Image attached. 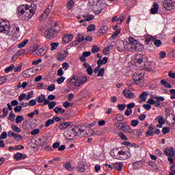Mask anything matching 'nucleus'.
Instances as JSON below:
<instances>
[{
    "label": "nucleus",
    "mask_w": 175,
    "mask_h": 175,
    "mask_svg": "<svg viewBox=\"0 0 175 175\" xmlns=\"http://www.w3.org/2000/svg\"><path fill=\"white\" fill-rule=\"evenodd\" d=\"M0 32L2 33H7L13 36L16 39L20 38V27H14L12 28L10 27V23L5 21H0Z\"/></svg>",
    "instance_id": "1"
},
{
    "label": "nucleus",
    "mask_w": 175,
    "mask_h": 175,
    "mask_svg": "<svg viewBox=\"0 0 175 175\" xmlns=\"http://www.w3.org/2000/svg\"><path fill=\"white\" fill-rule=\"evenodd\" d=\"M33 8H31L29 10V5H21L17 8L18 14L21 16V14H24L25 13L26 20H31L32 16L36 13V5L35 4L33 5Z\"/></svg>",
    "instance_id": "2"
},
{
    "label": "nucleus",
    "mask_w": 175,
    "mask_h": 175,
    "mask_svg": "<svg viewBox=\"0 0 175 175\" xmlns=\"http://www.w3.org/2000/svg\"><path fill=\"white\" fill-rule=\"evenodd\" d=\"M61 27L58 26L56 21H53L51 23V27H48L45 31V35L48 39H54L59 32Z\"/></svg>",
    "instance_id": "3"
},
{
    "label": "nucleus",
    "mask_w": 175,
    "mask_h": 175,
    "mask_svg": "<svg viewBox=\"0 0 175 175\" xmlns=\"http://www.w3.org/2000/svg\"><path fill=\"white\" fill-rule=\"evenodd\" d=\"M74 132L75 136H79V137H90L92 135V130H89L88 131H84V129L81 126H76L72 129Z\"/></svg>",
    "instance_id": "4"
},
{
    "label": "nucleus",
    "mask_w": 175,
    "mask_h": 175,
    "mask_svg": "<svg viewBox=\"0 0 175 175\" xmlns=\"http://www.w3.org/2000/svg\"><path fill=\"white\" fill-rule=\"evenodd\" d=\"M133 79L137 85H143L144 83V79L142 73H135L133 76Z\"/></svg>",
    "instance_id": "5"
},
{
    "label": "nucleus",
    "mask_w": 175,
    "mask_h": 175,
    "mask_svg": "<svg viewBox=\"0 0 175 175\" xmlns=\"http://www.w3.org/2000/svg\"><path fill=\"white\" fill-rule=\"evenodd\" d=\"M144 56L143 55H140L139 56H137L135 57V62L136 64H138V65H144L146 70H148V72H151L152 70V68L151 67H147L146 66V62H144Z\"/></svg>",
    "instance_id": "6"
},
{
    "label": "nucleus",
    "mask_w": 175,
    "mask_h": 175,
    "mask_svg": "<svg viewBox=\"0 0 175 175\" xmlns=\"http://www.w3.org/2000/svg\"><path fill=\"white\" fill-rule=\"evenodd\" d=\"M163 6L166 10H173L175 9V0H167L163 3Z\"/></svg>",
    "instance_id": "7"
},
{
    "label": "nucleus",
    "mask_w": 175,
    "mask_h": 175,
    "mask_svg": "<svg viewBox=\"0 0 175 175\" xmlns=\"http://www.w3.org/2000/svg\"><path fill=\"white\" fill-rule=\"evenodd\" d=\"M36 100L38 102V103H43L44 102V106H47V103H49V100L46 98V95L44 94H41L36 97Z\"/></svg>",
    "instance_id": "8"
},
{
    "label": "nucleus",
    "mask_w": 175,
    "mask_h": 175,
    "mask_svg": "<svg viewBox=\"0 0 175 175\" xmlns=\"http://www.w3.org/2000/svg\"><path fill=\"white\" fill-rule=\"evenodd\" d=\"M69 54V51H68V49H66L64 51H62L59 53L57 59L58 61H64L66 57H68Z\"/></svg>",
    "instance_id": "9"
},
{
    "label": "nucleus",
    "mask_w": 175,
    "mask_h": 175,
    "mask_svg": "<svg viewBox=\"0 0 175 175\" xmlns=\"http://www.w3.org/2000/svg\"><path fill=\"white\" fill-rule=\"evenodd\" d=\"M77 170L81 173H84L87 170V163L84 161L79 163L77 167Z\"/></svg>",
    "instance_id": "10"
},
{
    "label": "nucleus",
    "mask_w": 175,
    "mask_h": 175,
    "mask_svg": "<svg viewBox=\"0 0 175 175\" xmlns=\"http://www.w3.org/2000/svg\"><path fill=\"white\" fill-rule=\"evenodd\" d=\"M165 155H167V157H174L175 155V150L173 148V147H167L164 150Z\"/></svg>",
    "instance_id": "11"
},
{
    "label": "nucleus",
    "mask_w": 175,
    "mask_h": 175,
    "mask_svg": "<svg viewBox=\"0 0 175 175\" xmlns=\"http://www.w3.org/2000/svg\"><path fill=\"white\" fill-rule=\"evenodd\" d=\"M131 48L133 49V50H134V51H136L137 53H140V51H142L143 49H144V46L137 42L135 44L131 46Z\"/></svg>",
    "instance_id": "12"
},
{
    "label": "nucleus",
    "mask_w": 175,
    "mask_h": 175,
    "mask_svg": "<svg viewBox=\"0 0 175 175\" xmlns=\"http://www.w3.org/2000/svg\"><path fill=\"white\" fill-rule=\"evenodd\" d=\"M123 94L125 96V98H127L129 99H133V98H136L135 96V94H133L131 90L125 89L123 91Z\"/></svg>",
    "instance_id": "13"
},
{
    "label": "nucleus",
    "mask_w": 175,
    "mask_h": 175,
    "mask_svg": "<svg viewBox=\"0 0 175 175\" xmlns=\"http://www.w3.org/2000/svg\"><path fill=\"white\" fill-rule=\"evenodd\" d=\"M107 31H109V27L107 25L101 26L100 29L97 32L98 36H102V35H105Z\"/></svg>",
    "instance_id": "14"
},
{
    "label": "nucleus",
    "mask_w": 175,
    "mask_h": 175,
    "mask_svg": "<svg viewBox=\"0 0 175 175\" xmlns=\"http://www.w3.org/2000/svg\"><path fill=\"white\" fill-rule=\"evenodd\" d=\"M98 2H99L98 0H90L88 6L90 8V9L94 10V9L98 8Z\"/></svg>",
    "instance_id": "15"
},
{
    "label": "nucleus",
    "mask_w": 175,
    "mask_h": 175,
    "mask_svg": "<svg viewBox=\"0 0 175 175\" xmlns=\"http://www.w3.org/2000/svg\"><path fill=\"white\" fill-rule=\"evenodd\" d=\"M119 129L120 131H123V132H125L126 133H131V132H132V129L131 126L129 125H125V123H123Z\"/></svg>",
    "instance_id": "16"
},
{
    "label": "nucleus",
    "mask_w": 175,
    "mask_h": 175,
    "mask_svg": "<svg viewBox=\"0 0 175 175\" xmlns=\"http://www.w3.org/2000/svg\"><path fill=\"white\" fill-rule=\"evenodd\" d=\"M63 42L66 44V43H69L73 40V35L72 34H66L63 38Z\"/></svg>",
    "instance_id": "17"
},
{
    "label": "nucleus",
    "mask_w": 175,
    "mask_h": 175,
    "mask_svg": "<svg viewBox=\"0 0 175 175\" xmlns=\"http://www.w3.org/2000/svg\"><path fill=\"white\" fill-rule=\"evenodd\" d=\"M26 158H27V154H24L20 152H17L14 156V159H15L16 161H21V159H26Z\"/></svg>",
    "instance_id": "18"
},
{
    "label": "nucleus",
    "mask_w": 175,
    "mask_h": 175,
    "mask_svg": "<svg viewBox=\"0 0 175 175\" xmlns=\"http://www.w3.org/2000/svg\"><path fill=\"white\" fill-rule=\"evenodd\" d=\"M119 161H125L126 159V152L120 150L118 152Z\"/></svg>",
    "instance_id": "19"
},
{
    "label": "nucleus",
    "mask_w": 175,
    "mask_h": 175,
    "mask_svg": "<svg viewBox=\"0 0 175 175\" xmlns=\"http://www.w3.org/2000/svg\"><path fill=\"white\" fill-rule=\"evenodd\" d=\"M143 167V163L142 161H138L133 163V169H135V170L137 169H142Z\"/></svg>",
    "instance_id": "20"
},
{
    "label": "nucleus",
    "mask_w": 175,
    "mask_h": 175,
    "mask_svg": "<svg viewBox=\"0 0 175 175\" xmlns=\"http://www.w3.org/2000/svg\"><path fill=\"white\" fill-rule=\"evenodd\" d=\"M147 103H148L150 105H154L155 107H159V106H161V102H157L152 98L148 99Z\"/></svg>",
    "instance_id": "21"
},
{
    "label": "nucleus",
    "mask_w": 175,
    "mask_h": 175,
    "mask_svg": "<svg viewBox=\"0 0 175 175\" xmlns=\"http://www.w3.org/2000/svg\"><path fill=\"white\" fill-rule=\"evenodd\" d=\"M159 9V6H158V3H154L153 8L150 9L151 14H157V13H158Z\"/></svg>",
    "instance_id": "22"
},
{
    "label": "nucleus",
    "mask_w": 175,
    "mask_h": 175,
    "mask_svg": "<svg viewBox=\"0 0 175 175\" xmlns=\"http://www.w3.org/2000/svg\"><path fill=\"white\" fill-rule=\"evenodd\" d=\"M70 122H65L59 125V129H61L62 131H64L66 129V128H68V126H70Z\"/></svg>",
    "instance_id": "23"
},
{
    "label": "nucleus",
    "mask_w": 175,
    "mask_h": 175,
    "mask_svg": "<svg viewBox=\"0 0 175 175\" xmlns=\"http://www.w3.org/2000/svg\"><path fill=\"white\" fill-rule=\"evenodd\" d=\"M107 61H109V58H107V57H104L103 59H98L97 61V65H100V66H102V65H106Z\"/></svg>",
    "instance_id": "24"
},
{
    "label": "nucleus",
    "mask_w": 175,
    "mask_h": 175,
    "mask_svg": "<svg viewBox=\"0 0 175 175\" xmlns=\"http://www.w3.org/2000/svg\"><path fill=\"white\" fill-rule=\"evenodd\" d=\"M50 12H51V9L50 8H47L41 15V18H47L49 14H50Z\"/></svg>",
    "instance_id": "25"
},
{
    "label": "nucleus",
    "mask_w": 175,
    "mask_h": 175,
    "mask_svg": "<svg viewBox=\"0 0 175 175\" xmlns=\"http://www.w3.org/2000/svg\"><path fill=\"white\" fill-rule=\"evenodd\" d=\"M123 166H124V164L121 163H116L113 164V169H115V170H118V172H121V170H122Z\"/></svg>",
    "instance_id": "26"
},
{
    "label": "nucleus",
    "mask_w": 175,
    "mask_h": 175,
    "mask_svg": "<svg viewBox=\"0 0 175 175\" xmlns=\"http://www.w3.org/2000/svg\"><path fill=\"white\" fill-rule=\"evenodd\" d=\"M113 47H114V45L111 44L104 48L103 53L105 54V55H107L109 54V51H110V50H113Z\"/></svg>",
    "instance_id": "27"
},
{
    "label": "nucleus",
    "mask_w": 175,
    "mask_h": 175,
    "mask_svg": "<svg viewBox=\"0 0 175 175\" xmlns=\"http://www.w3.org/2000/svg\"><path fill=\"white\" fill-rule=\"evenodd\" d=\"M148 96V93L144 92L139 95L141 102H146L147 97Z\"/></svg>",
    "instance_id": "28"
},
{
    "label": "nucleus",
    "mask_w": 175,
    "mask_h": 175,
    "mask_svg": "<svg viewBox=\"0 0 175 175\" xmlns=\"http://www.w3.org/2000/svg\"><path fill=\"white\" fill-rule=\"evenodd\" d=\"M156 120H158L159 124L165 125V124L166 123V122L165 121V118H163V116L162 115L157 116Z\"/></svg>",
    "instance_id": "29"
},
{
    "label": "nucleus",
    "mask_w": 175,
    "mask_h": 175,
    "mask_svg": "<svg viewBox=\"0 0 175 175\" xmlns=\"http://www.w3.org/2000/svg\"><path fill=\"white\" fill-rule=\"evenodd\" d=\"M53 111H55L56 114H59V113L60 114H64V113H65V109L59 107H56L55 109H53Z\"/></svg>",
    "instance_id": "30"
},
{
    "label": "nucleus",
    "mask_w": 175,
    "mask_h": 175,
    "mask_svg": "<svg viewBox=\"0 0 175 175\" xmlns=\"http://www.w3.org/2000/svg\"><path fill=\"white\" fill-rule=\"evenodd\" d=\"M151 99H156V102H163V100H165V97L152 95Z\"/></svg>",
    "instance_id": "31"
},
{
    "label": "nucleus",
    "mask_w": 175,
    "mask_h": 175,
    "mask_svg": "<svg viewBox=\"0 0 175 175\" xmlns=\"http://www.w3.org/2000/svg\"><path fill=\"white\" fill-rule=\"evenodd\" d=\"M46 105H48V107L49 110H53V109H54V107L57 106V102L55 101L50 102V100H49V103H47Z\"/></svg>",
    "instance_id": "32"
},
{
    "label": "nucleus",
    "mask_w": 175,
    "mask_h": 175,
    "mask_svg": "<svg viewBox=\"0 0 175 175\" xmlns=\"http://www.w3.org/2000/svg\"><path fill=\"white\" fill-rule=\"evenodd\" d=\"M44 54H46V49L44 48H40L36 52V55L40 57L44 55Z\"/></svg>",
    "instance_id": "33"
},
{
    "label": "nucleus",
    "mask_w": 175,
    "mask_h": 175,
    "mask_svg": "<svg viewBox=\"0 0 175 175\" xmlns=\"http://www.w3.org/2000/svg\"><path fill=\"white\" fill-rule=\"evenodd\" d=\"M59 46V42H52L51 43V51H54L57 50V47Z\"/></svg>",
    "instance_id": "34"
},
{
    "label": "nucleus",
    "mask_w": 175,
    "mask_h": 175,
    "mask_svg": "<svg viewBox=\"0 0 175 175\" xmlns=\"http://www.w3.org/2000/svg\"><path fill=\"white\" fill-rule=\"evenodd\" d=\"M31 69H28V70H25V71L23 72V77H31V74H30V72H31Z\"/></svg>",
    "instance_id": "35"
},
{
    "label": "nucleus",
    "mask_w": 175,
    "mask_h": 175,
    "mask_svg": "<svg viewBox=\"0 0 175 175\" xmlns=\"http://www.w3.org/2000/svg\"><path fill=\"white\" fill-rule=\"evenodd\" d=\"M121 33V28L116 29V31L112 34L111 38L116 39Z\"/></svg>",
    "instance_id": "36"
},
{
    "label": "nucleus",
    "mask_w": 175,
    "mask_h": 175,
    "mask_svg": "<svg viewBox=\"0 0 175 175\" xmlns=\"http://www.w3.org/2000/svg\"><path fill=\"white\" fill-rule=\"evenodd\" d=\"M161 84L164 85V87H166V88H172V85H170V83H167V81H165L164 79L161 81Z\"/></svg>",
    "instance_id": "37"
},
{
    "label": "nucleus",
    "mask_w": 175,
    "mask_h": 175,
    "mask_svg": "<svg viewBox=\"0 0 175 175\" xmlns=\"http://www.w3.org/2000/svg\"><path fill=\"white\" fill-rule=\"evenodd\" d=\"M79 81V83L83 85V84H85V83L88 81V78L86 76L82 77L81 79H78Z\"/></svg>",
    "instance_id": "38"
},
{
    "label": "nucleus",
    "mask_w": 175,
    "mask_h": 175,
    "mask_svg": "<svg viewBox=\"0 0 175 175\" xmlns=\"http://www.w3.org/2000/svg\"><path fill=\"white\" fill-rule=\"evenodd\" d=\"M8 114H9V110L6 108L3 109V114L0 116V118H3V117H8Z\"/></svg>",
    "instance_id": "39"
},
{
    "label": "nucleus",
    "mask_w": 175,
    "mask_h": 175,
    "mask_svg": "<svg viewBox=\"0 0 175 175\" xmlns=\"http://www.w3.org/2000/svg\"><path fill=\"white\" fill-rule=\"evenodd\" d=\"M73 6H75V1L72 0L68 1V3H67V8L68 10H72V9L73 8Z\"/></svg>",
    "instance_id": "40"
},
{
    "label": "nucleus",
    "mask_w": 175,
    "mask_h": 175,
    "mask_svg": "<svg viewBox=\"0 0 175 175\" xmlns=\"http://www.w3.org/2000/svg\"><path fill=\"white\" fill-rule=\"evenodd\" d=\"M28 43V39L25 40L22 42H21L18 45V49H23V47H25V45Z\"/></svg>",
    "instance_id": "41"
},
{
    "label": "nucleus",
    "mask_w": 175,
    "mask_h": 175,
    "mask_svg": "<svg viewBox=\"0 0 175 175\" xmlns=\"http://www.w3.org/2000/svg\"><path fill=\"white\" fill-rule=\"evenodd\" d=\"M100 51V48L96 46H93L92 47V54H95V53H99Z\"/></svg>",
    "instance_id": "42"
},
{
    "label": "nucleus",
    "mask_w": 175,
    "mask_h": 175,
    "mask_svg": "<svg viewBox=\"0 0 175 175\" xmlns=\"http://www.w3.org/2000/svg\"><path fill=\"white\" fill-rule=\"evenodd\" d=\"M129 42L130 44L133 46L134 44H136V43L138 42L137 40H135L133 37L129 38Z\"/></svg>",
    "instance_id": "43"
},
{
    "label": "nucleus",
    "mask_w": 175,
    "mask_h": 175,
    "mask_svg": "<svg viewBox=\"0 0 175 175\" xmlns=\"http://www.w3.org/2000/svg\"><path fill=\"white\" fill-rule=\"evenodd\" d=\"M24 120V116H16V124H21Z\"/></svg>",
    "instance_id": "44"
},
{
    "label": "nucleus",
    "mask_w": 175,
    "mask_h": 175,
    "mask_svg": "<svg viewBox=\"0 0 175 175\" xmlns=\"http://www.w3.org/2000/svg\"><path fill=\"white\" fill-rule=\"evenodd\" d=\"M53 124H54V119H49L45 122V127L49 128Z\"/></svg>",
    "instance_id": "45"
},
{
    "label": "nucleus",
    "mask_w": 175,
    "mask_h": 175,
    "mask_svg": "<svg viewBox=\"0 0 175 175\" xmlns=\"http://www.w3.org/2000/svg\"><path fill=\"white\" fill-rule=\"evenodd\" d=\"M105 76V68H100L97 74V77H103Z\"/></svg>",
    "instance_id": "46"
},
{
    "label": "nucleus",
    "mask_w": 175,
    "mask_h": 175,
    "mask_svg": "<svg viewBox=\"0 0 175 175\" xmlns=\"http://www.w3.org/2000/svg\"><path fill=\"white\" fill-rule=\"evenodd\" d=\"M162 132L163 135H166L167 133H170V127L164 126L163 127Z\"/></svg>",
    "instance_id": "47"
},
{
    "label": "nucleus",
    "mask_w": 175,
    "mask_h": 175,
    "mask_svg": "<svg viewBox=\"0 0 175 175\" xmlns=\"http://www.w3.org/2000/svg\"><path fill=\"white\" fill-rule=\"evenodd\" d=\"M116 120L120 122H121V121H124V120H125V118L124 117V116L121 115L120 113H118L116 115Z\"/></svg>",
    "instance_id": "48"
},
{
    "label": "nucleus",
    "mask_w": 175,
    "mask_h": 175,
    "mask_svg": "<svg viewBox=\"0 0 175 175\" xmlns=\"http://www.w3.org/2000/svg\"><path fill=\"white\" fill-rule=\"evenodd\" d=\"M14 69V64H11L9 67L5 69V73H9V72H12Z\"/></svg>",
    "instance_id": "49"
},
{
    "label": "nucleus",
    "mask_w": 175,
    "mask_h": 175,
    "mask_svg": "<svg viewBox=\"0 0 175 175\" xmlns=\"http://www.w3.org/2000/svg\"><path fill=\"white\" fill-rule=\"evenodd\" d=\"M88 32H92V31H95V25L94 24L90 25L88 27Z\"/></svg>",
    "instance_id": "50"
},
{
    "label": "nucleus",
    "mask_w": 175,
    "mask_h": 175,
    "mask_svg": "<svg viewBox=\"0 0 175 175\" xmlns=\"http://www.w3.org/2000/svg\"><path fill=\"white\" fill-rule=\"evenodd\" d=\"M66 80V78L65 77H60L57 79V84H62L64 81Z\"/></svg>",
    "instance_id": "51"
},
{
    "label": "nucleus",
    "mask_w": 175,
    "mask_h": 175,
    "mask_svg": "<svg viewBox=\"0 0 175 175\" xmlns=\"http://www.w3.org/2000/svg\"><path fill=\"white\" fill-rule=\"evenodd\" d=\"M31 98H33V91L29 92L26 96V100H29V99H31Z\"/></svg>",
    "instance_id": "52"
},
{
    "label": "nucleus",
    "mask_w": 175,
    "mask_h": 175,
    "mask_svg": "<svg viewBox=\"0 0 175 175\" xmlns=\"http://www.w3.org/2000/svg\"><path fill=\"white\" fill-rule=\"evenodd\" d=\"M12 128L14 132H17V133H20V132H21V129L17 126L12 125Z\"/></svg>",
    "instance_id": "53"
},
{
    "label": "nucleus",
    "mask_w": 175,
    "mask_h": 175,
    "mask_svg": "<svg viewBox=\"0 0 175 175\" xmlns=\"http://www.w3.org/2000/svg\"><path fill=\"white\" fill-rule=\"evenodd\" d=\"M81 42H84V34L83 33H79L78 34V38H77Z\"/></svg>",
    "instance_id": "54"
},
{
    "label": "nucleus",
    "mask_w": 175,
    "mask_h": 175,
    "mask_svg": "<svg viewBox=\"0 0 175 175\" xmlns=\"http://www.w3.org/2000/svg\"><path fill=\"white\" fill-rule=\"evenodd\" d=\"M55 90V84H51L49 86H48L47 90L49 92H53Z\"/></svg>",
    "instance_id": "55"
},
{
    "label": "nucleus",
    "mask_w": 175,
    "mask_h": 175,
    "mask_svg": "<svg viewBox=\"0 0 175 175\" xmlns=\"http://www.w3.org/2000/svg\"><path fill=\"white\" fill-rule=\"evenodd\" d=\"M40 132V130L39 129H34L31 130V134L33 135H39Z\"/></svg>",
    "instance_id": "56"
},
{
    "label": "nucleus",
    "mask_w": 175,
    "mask_h": 175,
    "mask_svg": "<svg viewBox=\"0 0 175 175\" xmlns=\"http://www.w3.org/2000/svg\"><path fill=\"white\" fill-rule=\"evenodd\" d=\"M14 137H15L17 142H21V140H23V136L20 135V134L15 133Z\"/></svg>",
    "instance_id": "57"
},
{
    "label": "nucleus",
    "mask_w": 175,
    "mask_h": 175,
    "mask_svg": "<svg viewBox=\"0 0 175 175\" xmlns=\"http://www.w3.org/2000/svg\"><path fill=\"white\" fill-rule=\"evenodd\" d=\"M118 107L120 111H123V110H125V107H126V104H120L118 105Z\"/></svg>",
    "instance_id": "58"
},
{
    "label": "nucleus",
    "mask_w": 175,
    "mask_h": 175,
    "mask_svg": "<svg viewBox=\"0 0 175 175\" xmlns=\"http://www.w3.org/2000/svg\"><path fill=\"white\" fill-rule=\"evenodd\" d=\"M152 36H146V38H145V42L146 43V44H148V43H150V42H151V40H152Z\"/></svg>",
    "instance_id": "59"
},
{
    "label": "nucleus",
    "mask_w": 175,
    "mask_h": 175,
    "mask_svg": "<svg viewBox=\"0 0 175 175\" xmlns=\"http://www.w3.org/2000/svg\"><path fill=\"white\" fill-rule=\"evenodd\" d=\"M119 136L120 139H122V140H128V137H126V135H125V134H124L122 132L119 133Z\"/></svg>",
    "instance_id": "60"
},
{
    "label": "nucleus",
    "mask_w": 175,
    "mask_h": 175,
    "mask_svg": "<svg viewBox=\"0 0 175 175\" xmlns=\"http://www.w3.org/2000/svg\"><path fill=\"white\" fill-rule=\"evenodd\" d=\"M154 44L156 46V47H159L161 44H162V41H161V40H156L154 42Z\"/></svg>",
    "instance_id": "61"
},
{
    "label": "nucleus",
    "mask_w": 175,
    "mask_h": 175,
    "mask_svg": "<svg viewBox=\"0 0 175 175\" xmlns=\"http://www.w3.org/2000/svg\"><path fill=\"white\" fill-rule=\"evenodd\" d=\"M95 16L94 15L88 14L87 18L85 19V21H91V20H94Z\"/></svg>",
    "instance_id": "62"
},
{
    "label": "nucleus",
    "mask_w": 175,
    "mask_h": 175,
    "mask_svg": "<svg viewBox=\"0 0 175 175\" xmlns=\"http://www.w3.org/2000/svg\"><path fill=\"white\" fill-rule=\"evenodd\" d=\"M64 167L65 169H66L67 170H72V165H70V163H66L64 164Z\"/></svg>",
    "instance_id": "63"
},
{
    "label": "nucleus",
    "mask_w": 175,
    "mask_h": 175,
    "mask_svg": "<svg viewBox=\"0 0 175 175\" xmlns=\"http://www.w3.org/2000/svg\"><path fill=\"white\" fill-rule=\"evenodd\" d=\"M36 105V100L33 99L31 100L29 103H27V106H35Z\"/></svg>",
    "instance_id": "64"
}]
</instances>
